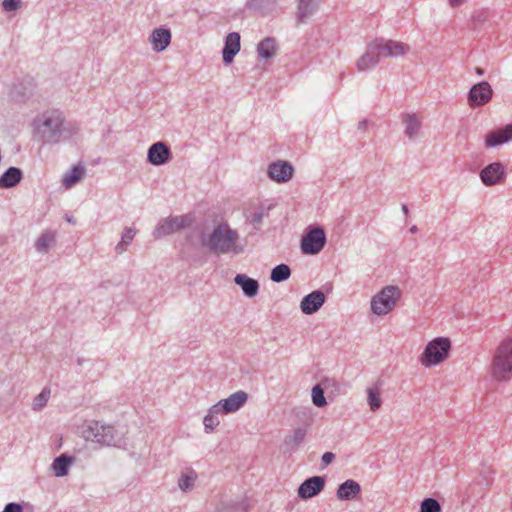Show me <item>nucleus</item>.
<instances>
[{
  "mask_svg": "<svg viewBox=\"0 0 512 512\" xmlns=\"http://www.w3.org/2000/svg\"><path fill=\"white\" fill-rule=\"evenodd\" d=\"M239 235L227 223L217 225L202 244L216 255L232 253L238 255L244 252V245L238 243Z\"/></svg>",
  "mask_w": 512,
  "mask_h": 512,
  "instance_id": "nucleus-2",
  "label": "nucleus"
},
{
  "mask_svg": "<svg viewBox=\"0 0 512 512\" xmlns=\"http://www.w3.org/2000/svg\"><path fill=\"white\" fill-rule=\"evenodd\" d=\"M66 220L71 223L72 225L76 224L75 219L72 216H66Z\"/></svg>",
  "mask_w": 512,
  "mask_h": 512,
  "instance_id": "nucleus-49",
  "label": "nucleus"
},
{
  "mask_svg": "<svg viewBox=\"0 0 512 512\" xmlns=\"http://www.w3.org/2000/svg\"><path fill=\"white\" fill-rule=\"evenodd\" d=\"M418 231V228L416 225H413L411 228H410V232L411 233H416Z\"/></svg>",
  "mask_w": 512,
  "mask_h": 512,
  "instance_id": "nucleus-51",
  "label": "nucleus"
},
{
  "mask_svg": "<svg viewBox=\"0 0 512 512\" xmlns=\"http://www.w3.org/2000/svg\"><path fill=\"white\" fill-rule=\"evenodd\" d=\"M2 512H23V506L19 503L10 502L5 505Z\"/></svg>",
  "mask_w": 512,
  "mask_h": 512,
  "instance_id": "nucleus-44",
  "label": "nucleus"
},
{
  "mask_svg": "<svg viewBox=\"0 0 512 512\" xmlns=\"http://www.w3.org/2000/svg\"><path fill=\"white\" fill-rule=\"evenodd\" d=\"M220 412H212V407L209 409L208 414L203 419V424L206 433H211L220 423L218 414Z\"/></svg>",
  "mask_w": 512,
  "mask_h": 512,
  "instance_id": "nucleus-36",
  "label": "nucleus"
},
{
  "mask_svg": "<svg viewBox=\"0 0 512 512\" xmlns=\"http://www.w3.org/2000/svg\"><path fill=\"white\" fill-rule=\"evenodd\" d=\"M35 135L42 145H54L71 138L72 130L66 126L63 112L47 110L33 121Z\"/></svg>",
  "mask_w": 512,
  "mask_h": 512,
  "instance_id": "nucleus-1",
  "label": "nucleus"
},
{
  "mask_svg": "<svg viewBox=\"0 0 512 512\" xmlns=\"http://www.w3.org/2000/svg\"><path fill=\"white\" fill-rule=\"evenodd\" d=\"M325 294L321 290H315L304 296L300 308L304 314L310 315L317 312L325 303Z\"/></svg>",
  "mask_w": 512,
  "mask_h": 512,
  "instance_id": "nucleus-16",
  "label": "nucleus"
},
{
  "mask_svg": "<svg viewBox=\"0 0 512 512\" xmlns=\"http://www.w3.org/2000/svg\"><path fill=\"white\" fill-rule=\"evenodd\" d=\"M327 242L325 231L320 226H309L302 236L300 248L305 255L320 253Z\"/></svg>",
  "mask_w": 512,
  "mask_h": 512,
  "instance_id": "nucleus-6",
  "label": "nucleus"
},
{
  "mask_svg": "<svg viewBox=\"0 0 512 512\" xmlns=\"http://www.w3.org/2000/svg\"><path fill=\"white\" fill-rule=\"evenodd\" d=\"M23 179V172L18 167H9L0 176V188L8 189L18 185Z\"/></svg>",
  "mask_w": 512,
  "mask_h": 512,
  "instance_id": "nucleus-22",
  "label": "nucleus"
},
{
  "mask_svg": "<svg viewBox=\"0 0 512 512\" xmlns=\"http://www.w3.org/2000/svg\"><path fill=\"white\" fill-rule=\"evenodd\" d=\"M276 40L272 37H266L257 45V53L259 58L269 60L276 53Z\"/></svg>",
  "mask_w": 512,
  "mask_h": 512,
  "instance_id": "nucleus-25",
  "label": "nucleus"
},
{
  "mask_svg": "<svg viewBox=\"0 0 512 512\" xmlns=\"http://www.w3.org/2000/svg\"><path fill=\"white\" fill-rule=\"evenodd\" d=\"M368 125V120L363 119L358 123V130H365Z\"/></svg>",
  "mask_w": 512,
  "mask_h": 512,
  "instance_id": "nucleus-46",
  "label": "nucleus"
},
{
  "mask_svg": "<svg viewBox=\"0 0 512 512\" xmlns=\"http://www.w3.org/2000/svg\"><path fill=\"white\" fill-rule=\"evenodd\" d=\"M234 282L240 286L245 296L252 298L258 294V281L247 276L246 274H237L234 278Z\"/></svg>",
  "mask_w": 512,
  "mask_h": 512,
  "instance_id": "nucleus-21",
  "label": "nucleus"
},
{
  "mask_svg": "<svg viewBox=\"0 0 512 512\" xmlns=\"http://www.w3.org/2000/svg\"><path fill=\"white\" fill-rule=\"evenodd\" d=\"M463 0H449V4L451 7H457L461 4Z\"/></svg>",
  "mask_w": 512,
  "mask_h": 512,
  "instance_id": "nucleus-47",
  "label": "nucleus"
},
{
  "mask_svg": "<svg viewBox=\"0 0 512 512\" xmlns=\"http://www.w3.org/2000/svg\"><path fill=\"white\" fill-rule=\"evenodd\" d=\"M297 21L298 23L305 22L310 16L314 14L319 5V0H297Z\"/></svg>",
  "mask_w": 512,
  "mask_h": 512,
  "instance_id": "nucleus-23",
  "label": "nucleus"
},
{
  "mask_svg": "<svg viewBox=\"0 0 512 512\" xmlns=\"http://www.w3.org/2000/svg\"><path fill=\"white\" fill-rule=\"evenodd\" d=\"M404 124L406 125L405 128V136L408 137L410 140L415 139L418 136L419 130L421 128V122L416 117L415 114L406 113L402 117Z\"/></svg>",
  "mask_w": 512,
  "mask_h": 512,
  "instance_id": "nucleus-26",
  "label": "nucleus"
},
{
  "mask_svg": "<svg viewBox=\"0 0 512 512\" xmlns=\"http://www.w3.org/2000/svg\"><path fill=\"white\" fill-rule=\"evenodd\" d=\"M136 230L134 228L126 227L122 233L121 241L115 246L117 254H122L126 251L127 246L132 242Z\"/></svg>",
  "mask_w": 512,
  "mask_h": 512,
  "instance_id": "nucleus-33",
  "label": "nucleus"
},
{
  "mask_svg": "<svg viewBox=\"0 0 512 512\" xmlns=\"http://www.w3.org/2000/svg\"><path fill=\"white\" fill-rule=\"evenodd\" d=\"M376 49L373 42L367 46L365 54L356 63L358 71H367L379 63L380 57Z\"/></svg>",
  "mask_w": 512,
  "mask_h": 512,
  "instance_id": "nucleus-20",
  "label": "nucleus"
},
{
  "mask_svg": "<svg viewBox=\"0 0 512 512\" xmlns=\"http://www.w3.org/2000/svg\"><path fill=\"white\" fill-rule=\"evenodd\" d=\"M402 211H403V213H404L405 215H407V214H408L409 209H408V206H407L406 204H403V205H402Z\"/></svg>",
  "mask_w": 512,
  "mask_h": 512,
  "instance_id": "nucleus-50",
  "label": "nucleus"
},
{
  "mask_svg": "<svg viewBox=\"0 0 512 512\" xmlns=\"http://www.w3.org/2000/svg\"><path fill=\"white\" fill-rule=\"evenodd\" d=\"M361 492L358 482L348 479L338 486L336 496L341 501H350L355 499Z\"/></svg>",
  "mask_w": 512,
  "mask_h": 512,
  "instance_id": "nucleus-19",
  "label": "nucleus"
},
{
  "mask_svg": "<svg viewBox=\"0 0 512 512\" xmlns=\"http://www.w3.org/2000/svg\"><path fill=\"white\" fill-rule=\"evenodd\" d=\"M293 173L294 168L288 161L278 160L268 167V176L278 183L288 182L293 177Z\"/></svg>",
  "mask_w": 512,
  "mask_h": 512,
  "instance_id": "nucleus-14",
  "label": "nucleus"
},
{
  "mask_svg": "<svg viewBox=\"0 0 512 512\" xmlns=\"http://www.w3.org/2000/svg\"><path fill=\"white\" fill-rule=\"evenodd\" d=\"M51 395V389L49 387H44L42 391L34 397L32 403V409L34 411L42 410L46 405Z\"/></svg>",
  "mask_w": 512,
  "mask_h": 512,
  "instance_id": "nucleus-34",
  "label": "nucleus"
},
{
  "mask_svg": "<svg viewBox=\"0 0 512 512\" xmlns=\"http://www.w3.org/2000/svg\"><path fill=\"white\" fill-rule=\"evenodd\" d=\"M174 226V230H180L187 225V216L168 217Z\"/></svg>",
  "mask_w": 512,
  "mask_h": 512,
  "instance_id": "nucleus-42",
  "label": "nucleus"
},
{
  "mask_svg": "<svg viewBox=\"0 0 512 512\" xmlns=\"http://www.w3.org/2000/svg\"><path fill=\"white\" fill-rule=\"evenodd\" d=\"M505 177V167L500 162L488 164L480 172L481 181L486 186L499 184L504 181Z\"/></svg>",
  "mask_w": 512,
  "mask_h": 512,
  "instance_id": "nucleus-13",
  "label": "nucleus"
},
{
  "mask_svg": "<svg viewBox=\"0 0 512 512\" xmlns=\"http://www.w3.org/2000/svg\"><path fill=\"white\" fill-rule=\"evenodd\" d=\"M493 97V89L487 81H480L473 85L467 95V102L471 108L486 105Z\"/></svg>",
  "mask_w": 512,
  "mask_h": 512,
  "instance_id": "nucleus-8",
  "label": "nucleus"
},
{
  "mask_svg": "<svg viewBox=\"0 0 512 512\" xmlns=\"http://www.w3.org/2000/svg\"><path fill=\"white\" fill-rule=\"evenodd\" d=\"M474 71L478 76H483L485 74V70L481 67H475Z\"/></svg>",
  "mask_w": 512,
  "mask_h": 512,
  "instance_id": "nucleus-48",
  "label": "nucleus"
},
{
  "mask_svg": "<svg viewBox=\"0 0 512 512\" xmlns=\"http://www.w3.org/2000/svg\"><path fill=\"white\" fill-rule=\"evenodd\" d=\"M400 290L396 286H386L371 300V310L376 315H386L396 305Z\"/></svg>",
  "mask_w": 512,
  "mask_h": 512,
  "instance_id": "nucleus-7",
  "label": "nucleus"
},
{
  "mask_svg": "<svg viewBox=\"0 0 512 512\" xmlns=\"http://www.w3.org/2000/svg\"><path fill=\"white\" fill-rule=\"evenodd\" d=\"M277 0H247L246 7L262 14H268L275 10Z\"/></svg>",
  "mask_w": 512,
  "mask_h": 512,
  "instance_id": "nucleus-28",
  "label": "nucleus"
},
{
  "mask_svg": "<svg viewBox=\"0 0 512 512\" xmlns=\"http://www.w3.org/2000/svg\"><path fill=\"white\" fill-rule=\"evenodd\" d=\"M270 210V207L264 208L259 207L255 211L251 212L247 216V221L254 225L255 229H259L258 225L262 223L263 219L268 216V211Z\"/></svg>",
  "mask_w": 512,
  "mask_h": 512,
  "instance_id": "nucleus-35",
  "label": "nucleus"
},
{
  "mask_svg": "<svg viewBox=\"0 0 512 512\" xmlns=\"http://www.w3.org/2000/svg\"><path fill=\"white\" fill-rule=\"evenodd\" d=\"M197 479V474L195 471L191 470L186 474L181 475L178 480L179 488L182 491H187L194 486V483Z\"/></svg>",
  "mask_w": 512,
  "mask_h": 512,
  "instance_id": "nucleus-37",
  "label": "nucleus"
},
{
  "mask_svg": "<svg viewBox=\"0 0 512 512\" xmlns=\"http://www.w3.org/2000/svg\"><path fill=\"white\" fill-rule=\"evenodd\" d=\"M172 160L170 147L162 141L152 144L147 151V162L153 166H162Z\"/></svg>",
  "mask_w": 512,
  "mask_h": 512,
  "instance_id": "nucleus-11",
  "label": "nucleus"
},
{
  "mask_svg": "<svg viewBox=\"0 0 512 512\" xmlns=\"http://www.w3.org/2000/svg\"><path fill=\"white\" fill-rule=\"evenodd\" d=\"M248 400V394L239 390L212 406V412L229 414L238 411Z\"/></svg>",
  "mask_w": 512,
  "mask_h": 512,
  "instance_id": "nucleus-9",
  "label": "nucleus"
},
{
  "mask_svg": "<svg viewBox=\"0 0 512 512\" xmlns=\"http://www.w3.org/2000/svg\"><path fill=\"white\" fill-rule=\"evenodd\" d=\"M85 175V169L81 165H74L69 171L66 172L63 178V185L70 188L77 184Z\"/></svg>",
  "mask_w": 512,
  "mask_h": 512,
  "instance_id": "nucleus-29",
  "label": "nucleus"
},
{
  "mask_svg": "<svg viewBox=\"0 0 512 512\" xmlns=\"http://www.w3.org/2000/svg\"><path fill=\"white\" fill-rule=\"evenodd\" d=\"M174 226L169 218L162 219L153 231L155 239H161L167 235L174 233Z\"/></svg>",
  "mask_w": 512,
  "mask_h": 512,
  "instance_id": "nucleus-32",
  "label": "nucleus"
},
{
  "mask_svg": "<svg viewBox=\"0 0 512 512\" xmlns=\"http://www.w3.org/2000/svg\"><path fill=\"white\" fill-rule=\"evenodd\" d=\"M322 462L325 466H328L329 464H331L333 462V460L335 459V454L332 453V452H325L323 455H322Z\"/></svg>",
  "mask_w": 512,
  "mask_h": 512,
  "instance_id": "nucleus-45",
  "label": "nucleus"
},
{
  "mask_svg": "<svg viewBox=\"0 0 512 512\" xmlns=\"http://www.w3.org/2000/svg\"><path fill=\"white\" fill-rule=\"evenodd\" d=\"M451 351V341L447 337H436L428 342L420 356V362L425 367H432L446 360Z\"/></svg>",
  "mask_w": 512,
  "mask_h": 512,
  "instance_id": "nucleus-5",
  "label": "nucleus"
},
{
  "mask_svg": "<svg viewBox=\"0 0 512 512\" xmlns=\"http://www.w3.org/2000/svg\"><path fill=\"white\" fill-rule=\"evenodd\" d=\"M56 243V232L52 230L44 231L35 243V248L40 253H47L52 245Z\"/></svg>",
  "mask_w": 512,
  "mask_h": 512,
  "instance_id": "nucleus-27",
  "label": "nucleus"
},
{
  "mask_svg": "<svg viewBox=\"0 0 512 512\" xmlns=\"http://www.w3.org/2000/svg\"><path fill=\"white\" fill-rule=\"evenodd\" d=\"M32 93L33 89L30 83L29 87L20 83L13 86L11 90V97L18 102H24L32 95Z\"/></svg>",
  "mask_w": 512,
  "mask_h": 512,
  "instance_id": "nucleus-31",
  "label": "nucleus"
},
{
  "mask_svg": "<svg viewBox=\"0 0 512 512\" xmlns=\"http://www.w3.org/2000/svg\"><path fill=\"white\" fill-rule=\"evenodd\" d=\"M2 7L5 11H15L21 7V0H3Z\"/></svg>",
  "mask_w": 512,
  "mask_h": 512,
  "instance_id": "nucleus-43",
  "label": "nucleus"
},
{
  "mask_svg": "<svg viewBox=\"0 0 512 512\" xmlns=\"http://www.w3.org/2000/svg\"><path fill=\"white\" fill-rule=\"evenodd\" d=\"M512 140V124L493 130L486 135L485 147L493 148Z\"/></svg>",
  "mask_w": 512,
  "mask_h": 512,
  "instance_id": "nucleus-15",
  "label": "nucleus"
},
{
  "mask_svg": "<svg viewBox=\"0 0 512 512\" xmlns=\"http://www.w3.org/2000/svg\"><path fill=\"white\" fill-rule=\"evenodd\" d=\"M367 400H368L369 407L373 412L377 411L382 405L380 393L377 388H369L368 389Z\"/></svg>",
  "mask_w": 512,
  "mask_h": 512,
  "instance_id": "nucleus-38",
  "label": "nucleus"
},
{
  "mask_svg": "<svg viewBox=\"0 0 512 512\" xmlns=\"http://www.w3.org/2000/svg\"><path fill=\"white\" fill-rule=\"evenodd\" d=\"M82 436L86 441H92L106 446H116L119 439L116 430L111 425L99 421H86L81 427Z\"/></svg>",
  "mask_w": 512,
  "mask_h": 512,
  "instance_id": "nucleus-4",
  "label": "nucleus"
},
{
  "mask_svg": "<svg viewBox=\"0 0 512 512\" xmlns=\"http://www.w3.org/2000/svg\"><path fill=\"white\" fill-rule=\"evenodd\" d=\"M291 276V269L287 264H279L275 266L270 274V279L275 283L286 281Z\"/></svg>",
  "mask_w": 512,
  "mask_h": 512,
  "instance_id": "nucleus-30",
  "label": "nucleus"
},
{
  "mask_svg": "<svg viewBox=\"0 0 512 512\" xmlns=\"http://www.w3.org/2000/svg\"><path fill=\"white\" fill-rule=\"evenodd\" d=\"M420 512H441V505L435 498H425L420 505Z\"/></svg>",
  "mask_w": 512,
  "mask_h": 512,
  "instance_id": "nucleus-40",
  "label": "nucleus"
},
{
  "mask_svg": "<svg viewBox=\"0 0 512 512\" xmlns=\"http://www.w3.org/2000/svg\"><path fill=\"white\" fill-rule=\"evenodd\" d=\"M149 42L154 52L164 51L171 43V31L165 27H159L152 31Z\"/></svg>",
  "mask_w": 512,
  "mask_h": 512,
  "instance_id": "nucleus-17",
  "label": "nucleus"
},
{
  "mask_svg": "<svg viewBox=\"0 0 512 512\" xmlns=\"http://www.w3.org/2000/svg\"><path fill=\"white\" fill-rule=\"evenodd\" d=\"M312 402L316 407L322 408L327 404L323 388L317 384L312 388Z\"/></svg>",
  "mask_w": 512,
  "mask_h": 512,
  "instance_id": "nucleus-39",
  "label": "nucleus"
},
{
  "mask_svg": "<svg viewBox=\"0 0 512 512\" xmlns=\"http://www.w3.org/2000/svg\"><path fill=\"white\" fill-rule=\"evenodd\" d=\"M306 437V429L304 428H296L293 431L292 436L290 437L289 443L293 444V446H299L303 443L304 439Z\"/></svg>",
  "mask_w": 512,
  "mask_h": 512,
  "instance_id": "nucleus-41",
  "label": "nucleus"
},
{
  "mask_svg": "<svg viewBox=\"0 0 512 512\" xmlns=\"http://www.w3.org/2000/svg\"><path fill=\"white\" fill-rule=\"evenodd\" d=\"M492 374L497 381H508L512 378V336L503 339L497 347L492 362Z\"/></svg>",
  "mask_w": 512,
  "mask_h": 512,
  "instance_id": "nucleus-3",
  "label": "nucleus"
},
{
  "mask_svg": "<svg viewBox=\"0 0 512 512\" xmlns=\"http://www.w3.org/2000/svg\"><path fill=\"white\" fill-rule=\"evenodd\" d=\"M74 462V458L66 453L56 457L52 463V469L56 477H64L69 472V467Z\"/></svg>",
  "mask_w": 512,
  "mask_h": 512,
  "instance_id": "nucleus-24",
  "label": "nucleus"
},
{
  "mask_svg": "<svg viewBox=\"0 0 512 512\" xmlns=\"http://www.w3.org/2000/svg\"><path fill=\"white\" fill-rule=\"evenodd\" d=\"M239 51L240 34L238 32H231L225 38V43L222 50L223 62L227 65L231 64Z\"/></svg>",
  "mask_w": 512,
  "mask_h": 512,
  "instance_id": "nucleus-18",
  "label": "nucleus"
},
{
  "mask_svg": "<svg viewBox=\"0 0 512 512\" xmlns=\"http://www.w3.org/2000/svg\"><path fill=\"white\" fill-rule=\"evenodd\" d=\"M379 57H398L409 51V46L403 42L385 39H376L373 41Z\"/></svg>",
  "mask_w": 512,
  "mask_h": 512,
  "instance_id": "nucleus-10",
  "label": "nucleus"
},
{
  "mask_svg": "<svg viewBox=\"0 0 512 512\" xmlns=\"http://www.w3.org/2000/svg\"><path fill=\"white\" fill-rule=\"evenodd\" d=\"M325 487L323 476H312L304 480L298 487V497L302 500L311 499L320 494Z\"/></svg>",
  "mask_w": 512,
  "mask_h": 512,
  "instance_id": "nucleus-12",
  "label": "nucleus"
}]
</instances>
